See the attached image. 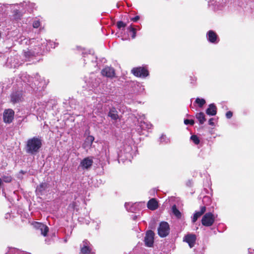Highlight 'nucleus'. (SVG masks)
<instances>
[{"mask_svg": "<svg viewBox=\"0 0 254 254\" xmlns=\"http://www.w3.org/2000/svg\"><path fill=\"white\" fill-rule=\"evenodd\" d=\"M42 146V140L40 137L34 136L29 138L25 146V150L27 154L35 155L40 151Z\"/></svg>", "mask_w": 254, "mask_h": 254, "instance_id": "nucleus-1", "label": "nucleus"}, {"mask_svg": "<svg viewBox=\"0 0 254 254\" xmlns=\"http://www.w3.org/2000/svg\"><path fill=\"white\" fill-rule=\"evenodd\" d=\"M135 76L145 78L149 75V71L146 66H138L133 68L131 70Z\"/></svg>", "mask_w": 254, "mask_h": 254, "instance_id": "nucleus-2", "label": "nucleus"}, {"mask_svg": "<svg viewBox=\"0 0 254 254\" xmlns=\"http://www.w3.org/2000/svg\"><path fill=\"white\" fill-rule=\"evenodd\" d=\"M170 233L169 224L165 221L161 222L158 228V235L161 238L166 237Z\"/></svg>", "mask_w": 254, "mask_h": 254, "instance_id": "nucleus-3", "label": "nucleus"}, {"mask_svg": "<svg viewBox=\"0 0 254 254\" xmlns=\"http://www.w3.org/2000/svg\"><path fill=\"white\" fill-rule=\"evenodd\" d=\"M215 221V217L211 212L205 213L202 217L201 219L202 224L206 227H210L212 226Z\"/></svg>", "mask_w": 254, "mask_h": 254, "instance_id": "nucleus-4", "label": "nucleus"}, {"mask_svg": "<svg viewBox=\"0 0 254 254\" xmlns=\"http://www.w3.org/2000/svg\"><path fill=\"white\" fill-rule=\"evenodd\" d=\"M14 111L11 109H5L3 113V121L6 124H10L14 119Z\"/></svg>", "mask_w": 254, "mask_h": 254, "instance_id": "nucleus-5", "label": "nucleus"}, {"mask_svg": "<svg viewBox=\"0 0 254 254\" xmlns=\"http://www.w3.org/2000/svg\"><path fill=\"white\" fill-rule=\"evenodd\" d=\"M131 147L130 146H127L123 151L121 150L120 153L119 154V162L121 160L123 162L124 160H130L131 156Z\"/></svg>", "mask_w": 254, "mask_h": 254, "instance_id": "nucleus-6", "label": "nucleus"}, {"mask_svg": "<svg viewBox=\"0 0 254 254\" xmlns=\"http://www.w3.org/2000/svg\"><path fill=\"white\" fill-rule=\"evenodd\" d=\"M93 163V157H87L81 160L79 167H81L83 170H89L92 166Z\"/></svg>", "mask_w": 254, "mask_h": 254, "instance_id": "nucleus-7", "label": "nucleus"}, {"mask_svg": "<svg viewBox=\"0 0 254 254\" xmlns=\"http://www.w3.org/2000/svg\"><path fill=\"white\" fill-rule=\"evenodd\" d=\"M154 233L151 230H148L146 233L144 238L145 245L148 247H151L154 243Z\"/></svg>", "mask_w": 254, "mask_h": 254, "instance_id": "nucleus-8", "label": "nucleus"}, {"mask_svg": "<svg viewBox=\"0 0 254 254\" xmlns=\"http://www.w3.org/2000/svg\"><path fill=\"white\" fill-rule=\"evenodd\" d=\"M101 74L104 76L112 78L115 77V70L112 67L106 66L102 70Z\"/></svg>", "mask_w": 254, "mask_h": 254, "instance_id": "nucleus-9", "label": "nucleus"}, {"mask_svg": "<svg viewBox=\"0 0 254 254\" xmlns=\"http://www.w3.org/2000/svg\"><path fill=\"white\" fill-rule=\"evenodd\" d=\"M81 253L82 254H89L92 251V245L87 240H85L81 245Z\"/></svg>", "mask_w": 254, "mask_h": 254, "instance_id": "nucleus-10", "label": "nucleus"}, {"mask_svg": "<svg viewBox=\"0 0 254 254\" xmlns=\"http://www.w3.org/2000/svg\"><path fill=\"white\" fill-rule=\"evenodd\" d=\"M196 236L194 234H188L184 238V241L187 242L190 248H192L195 244Z\"/></svg>", "mask_w": 254, "mask_h": 254, "instance_id": "nucleus-11", "label": "nucleus"}, {"mask_svg": "<svg viewBox=\"0 0 254 254\" xmlns=\"http://www.w3.org/2000/svg\"><path fill=\"white\" fill-rule=\"evenodd\" d=\"M48 188V184L46 183H42L37 186L36 192L37 195H42L46 192V189Z\"/></svg>", "mask_w": 254, "mask_h": 254, "instance_id": "nucleus-12", "label": "nucleus"}, {"mask_svg": "<svg viewBox=\"0 0 254 254\" xmlns=\"http://www.w3.org/2000/svg\"><path fill=\"white\" fill-rule=\"evenodd\" d=\"M206 211V207L205 206H202L200 207V211H195L193 214V216L192 218V223H194L196 221L197 219L200 217Z\"/></svg>", "mask_w": 254, "mask_h": 254, "instance_id": "nucleus-13", "label": "nucleus"}, {"mask_svg": "<svg viewBox=\"0 0 254 254\" xmlns=\"http://www.w3.org/2000/svg\"><path fill=\"white\" fill-rule=\"evenodd\" d=\"M207 36H208V40L209 42L212 43H217L218 36L214 31L213 30L208 31L207 33Z\"/></svg>", "mask_w": 254, "mask_h": 254, "instance_id": "nucleus-14", "label": "nucleus"}, {"mask_svg": "<svg viewBox=\"0 0 254 254\" xmlns=\"http://www.w3.org/2000/svg\"><path fill=\"white\" fill-rule=\"evenodd\" d=\"M35 227L40 229L41 234L44 236H46L47 235V233L49 231V228L47 226L42 223L36 222Z\"/></svg>", "mask_w": 254, "mask_h": 254, "instance_id": "nucleus-15", "label": "nucleus"}, {"mask_svg": "<svg viewBox=\"0 0 254 254\" xmlns=\"http://www.w3.org/2000/svg\"><path fill=\"white\" fill-rule=\"evenodd\" d=\"M138 205L137 203L133 204L130 202H128L125 203V206L127 211L134 213L137 210V206Z\"/></svg>", "mask_w": 254, "mask_h": 254, "instance_id": "nucleus-16", "label": "nucleus"}, {"mask_svg": "<svg viewBox=\"0 0 254 254\" xmlns=\"http://www.w3.org/2000/svg\"><path fill=\"white\" fill-rule=\"evenodd\" d=\"M206 113L209 116H215L217 113V108L214 104L212 103L209 105L206 110Z\"/></svg>", "mask_w": 254, "mask_h": 254, "instance_id": "nucleus-17", "label": "nucleus"}, {"mask_svg": "<svg viewBox=\"0 0 254 254\" xmlns=\"http://www.w3.org/2000/svg\"><path fill=\"white\" fill-rule=\"evenodd\" d=\"M138 127V128H137V129L138 130L149 129L151 128L152 125L150 123L145 122L144 121H141L140 123H139Z\"/></svg>", "mask_w": 254, "mask_h": 254, "instance_id": "nucleus-18", "label": "nucleus"}, {"mask_svg": "<svg viewBox=\"0 0 254 254\" xmlns=\"http://www.w3.org/2000/svg\"><path fill=\"white\" fill-rule=\"evenodd\" d=\"M147 207L150 210H155L158 207V203L154 198H152L148 201Z\"/></svg>", "mask_w": 254, "mask_h": 254, "instance_id": "nucleus-19", "label": "nucleus"}, {"mask_svg": "<svg viewBox=\"0 0 254 254\" xmlns=\"http://www.w3.org/2000/svg\"><path fill=\"white\" fill-rule=\"evenodd\" d=\"M108 116L114 120H117L119 118L118 112L115 108H112L110 109Z\"/></svg>", "mask_w": 254, "mask_h": 254, "instance_id": "nucleus-20", "label": "nucleus"}, {"mask_svg": "<svg viewBox=\"0 0 254 254\" xmlns=\"http://www.w3.org/2000/svg\"><path fill=\"white\" fill-rule=\"evenodd\" d=\"M196 118L198 120L200 125H202L206 121L205 115L202 112L197 113L195 115Z\"/></svg>", "mask_w": 254, "mask_h": 254, "instance_id": "nucleus-21", "label": "nucleus"}, {"mask_svg": "<svg viewBox=\"0 0 254 254\" xmlns=\"http://www.w3.org/2000/svg\"><path fill=\"white\" fill-rule=\"evenodd\" d=\"M2 182L3 181L5 183H9L12 181V177L10 175L7 174L6 173L3 174L1 176Z\"/></svg>", "mask_w": 254, "mask_h": 254, "instance_id": "nucleus-22", "label": "nucleus"}, {"mask_svg": "<svg viewBox=\"0 0 254 254\" xmlns=\"http://www.w3.org/2000/svg\"><path fill=\"white\" fill-rule=\"evenodd\" d=\"M35 52L30 50L27 49L26 51H24V56L26 58H31L33 57H35Z\"/></svg>", "mask_w": 254, "mask_h": 254, "instance_id": "nucleus-23", "label": "nucleus"}, {"mask_svg": "<svg viewBox=\"0 0 254 254\" xmlns=\"http://www.w3.org/2000/svg\"><path fill=\"white\" fill-rule=\"evenodd\" d=\"M22 96H11L10 102L15 104L20 103L22 100Z\"/></svg>", "mask_w": 254, "mask_h": 254, "instance_id": "nucleus-24", "label": "nucleus"}, {"mask_svg": "<svg viewBox=\"0 0 254 254\" xmlns=\"http://www.w3.org/2000/svg\"><path fill=\"white\" fill-rule=\"evenodd\" d=\"M127 30L131 34L132 39H134L136 37V29L130 25L128 28Z\"/></svg>", "mask_w": 254, "mask_h": 254, "instance_id": "nucleus-25", "label": "nucleus"}, {"mask_svg": "<svg viewBox=\"0 0 254 254\" xmlns=\"http://www.w3.org/2000/svg\"><path fill=\"white\" fill-rule=\"evenodd\" d=\"M94 137L92 135H89L86 138L85 141L84 145H86L87 146H91L93 142L94 141Z\"/></svg>", "mask_w": 254, "mask_h": 254, "instance_id": "nucleus-26", "label": "nucleus"}, {"mask_svg": "<svg viewBox=\"0 0 254 254\" xmlns=\"http://www.w3.org/2000/svg\"><path fill=\"white\" fill-rule=\"evenodd\" d=\"M172 212L178 218L181 217V213L180 211L177 209L176 205H174L172 208Z\"/></svg>", "mask_w": 254, "mask_h": 254, "instance_id": "nucleus-27", "label": "nucleus"}, {"mask_svg": "<svg viewBox=\"0 0 254 254\" xmlns=\"http://www.w3.org/2000/svg\"><path fill=\"white\" fill-rule=\"evenodd\" d=\"M211 202V198L208 196H204L202 199V202L205 205H208Z\"/></svg>", "mask_w": 254, "mask_h": 254, "instance_id": "nucleus-28", "label": "nucleus"}, {"mask_svg": "<svg viewBox=\"0 0 254 254\" xmlns=\"http://www.w3.org/2000/svg\"><path fill=\"white\" fill-rule=\"evenodd\" d=\"M117 26L119 29H124L127 26V24L122 21H119L117 22Z\"/></svg>", "mask_w": 254, "mask_h": 254, "instance_id": "nucleus-29", "label": "nucleus"}, {"mask_svg": "<svg viewBox=\"0 0 254 254\" xmlns=\"http://www.w3.org/2000/svg\"><path fill=\"white\" fill-rule=\"evenodd\" d=\"M190 140L196 145L199 143L200 140L199 137L196 135H192L190 137Z\"/></svg>", "mask_w": 254, "mask_h": 254, "instance_id": "nucleus-30", "label": "nucleus"}, {"mask_svg": "<svg viewBox=\"0 0 254 254\" xmlns=\"http://www.w3.org/2000/svg\"><path fill=\"white\" fill-rule=\"evenodd\" d=\"M195 103H197L200 107H201L205 103V101L203 99L197 98L195 100Z\"/></svg>", "mask_w": 254, "mask_h": 254, "instance_id": "nucleus-31", "label": "nucleus"}, {"mask_svg": "<svg viewBox=\"0 0 254 254\" xmlns=\"http://www.w3.org/2000/svg\"><path fill=\"white\" fill-rule=\"evenodd\" d=\"M160 142L161 143L166 144L169 142V139L166 135L163 134L160 138Z\"/></svg>", "mask_w": 254, "mask_h": 254, "instance_id": "nucleus-32", "label": "nucleus"}, {"mask_svg": "<svg viewBox=\"0 0 254 254\" xmlns=\"http://www.w3.org/2000/svg\"><path fill=\"white\" fill-rule=\"evenodd\" d=\"M184 124L186 125H190L192 126L194 125V122L193 120L185 119L184 120Z\"/></svg>", "mask_w": 254, "mask_h": 254, "instance_id": "nucleus-33", "label": "nucleus"}, {"mask_svg": "<svg viewBox=\"0 0 254 254\" xmlns=\"http://www.w3.org/2000/svg\"><path fill=\"white\" fill-rule=\"evenodd\" d=\"M40 26V22L39 20L34 21L33 26L35 28H38Z\"/></svg>", "mask_w": 254, "mask_h": 254, "instance_id": "nucleus-34", "label": "nucleus"}, {"mask_svg": "<svg viewBox=\"0 0 254 254\" xmlns=\"http://www.w3.org/2000/svg\"><path fill=\"white\" fill-rule=\"evenodd\" d=\"M233 116V113L231 111H228L226 114V117L227 119H230Z\"/></svg>", "mask_w": 254, "mask_h": 254, "instance_id": "nucleus-35", "label": "nucleus"}, {"mask_svg": "<svg viewBox=\"0 0 254 254\" xmlns=\"http://www.w3.org/2000/svg\"><path fill=\"white\" fill-rule=\"evenodd\" d=\"M140 19V17L138 15L135 16L134 17L131 18V21H132L133 22H136Z\"/></svg>", "mask_w": 254, "mask_h": 254, "instance_id": "nucleus-36", "label": "nucleus"}, {"mask_svg": "<svg viewBox=\"0 0 254 254\" xmlns=\"http://www.w3.org/2000/svg\"><path fill=\"white\" fill-rule=\"evenodd\" d=\"M190 80H191V81H190L191 83H194L196 80V78L194 76H190Z\"/></svg>", "mask_w": 254, "mask_h": 254, "instance_id": "nucleus-37", "label": "nucleus"}, {"mask_svg": "<svg viewBox=\"0 0 254 254\" xmlns=\"http://www.w3.org/2000/svg\"><path fill=\"white\" fill-rule=\"evenodd\" d=\"M213 120H214V119L213 118H211L209 120V121H208V124L209 125L213 126L214 125V123L213 122Z\"/></svg>", "mask_w": 254, "mask_h": 254, "instance_id": "nucleus-38", "label": "nucleus"}, {"mask_svg": "<svg viewBox=\"0 0 254 254\" xmlns=\"http://www.w3.org/2000/svg\"><path fill=\"white\" fill-rule=\"evenodd\" d=\"M15 250V249H10V251L8 252V253L7 254H10V252H13V251H14Z\"/></svg>", "mask_w": 254, "mask_h": 254, "instance_id": "nucleus-39", "label": "nucleus"}, {"mask_svg": "<svg viewBox=\"0 0 254 254\" xmlns=\"http://www.w3.org/2000/svg\"><path fill=\"white\" fill-rule=\"evenodd\" d=\"M137 218V216L136 215H134L132 217V219L133 220H136V219Z\"/></svg>", "mask_w": 254, "mask_h": 254, "instance_id": "nucleus-40", "label": "nucleus"}]
</instances>
